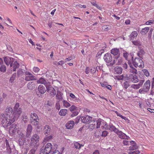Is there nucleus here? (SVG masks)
Masks as SVG:
<instances>
[{"instance_id":"1","label":"nucleus","mask_w":154,"mask_h":154,"mask_svg":"<svg viewBox=\"0 0 154 154\" xmlns=\"http://www.w3.org/2000/svg\"><path fill=\"white\" fill-rule=\"evenodd\" d=\"M12 116V115H5L4 114H2L1 116V119H2V123L5 126L7 127L10 125L15 121L16 117Z\"/></svg>"},{"instance_id":"2","label":"nucleus","mask_w":154,"mask_h":154,"mask_svg":"<svg viewBox=\"0 0 154 154\" xmlns=\"http://www.w3.org/2000/svg\"><path fill=\"white\" fill-rule=\"evenodd\" d=\"M9 131L10 134L12 136L16 134L20 135H22L23 134L21 131V129L15 124H13L10 127Z\"/></svg>"},{"instance_id":"3","label":"nucleus","mask_w":154,"mask_h":154,"mask_svg":"<svg viewBox=\"0 0 154 154\" xmlns=\"http://www.w3.org/2000/svg\"><path fill=\"white\" fill-rule=\"evenodd\" d=\"M19 103H17L14 107L13 115L14 116V117H16L17 118L19 117L22 112V109L20 108H19Z\"/></svg>"},{"instance_id":"4","label":"nucleus","mask_w":154,"mask_h":154,"mask_svg":"<svg viewBox=\"0 0 154 154\" xmlns=\"http://www.w3.org/2000/svg\"><path fill=\"white\" fill-rule=\"evenodd\" d=\"M126 79H128L131 82L135 83L138 82L139 80L136 74L128 73L126 75Z\"/></svg>"},{"instance_id":"5","label":"nucleus","mask_w":154,"mask_h":154,"mask_svg":"<svg viewBox=\"0 0 154 154\" xmlns=\"http://www.w3.org/2000/svg\"><path fill=\"white\" fill-rule=\"evenodd\" d=\"M133 64L135 67L137 66L143 68L144 67V64L142 60L139 58L136 57L133 62Z\"/></svg>"},{"instance_id":"6","label":"nucleus","mask_w":154,"mask_h":154,"mask_svg":"<svg viewBox=\"0 0 154 154\" xmlns=\"http://www.w3.org/2000/svg\"><path fill=\"white\" fill-rule=\"evenodd\" d=\"M30 118L32 119L31 123L32 125H38L39 123V118L35 113L34 112L31 113Z\"/></svg>"},{"instance_id":"7","label":"nucleus","mask_w":154,"mask_h":154,"mask_svg":"<svg viewBox=\"0 0 154 154\" xmlns=\"http://www.w3.org/2000/svg\"><path fill=\"white\" fill-rule=\"evenodd\" d=\"M39 140V137L38 135L35 134H33L31 138V141L30 143V145L32 146H34L38 142Z\"/></svg>"},{"instance_id":"8","label":"nucleus","mask_w":154,"mask_h":154,"mask_svg":"<svg viewBox=\"0 0 154 154\" xmlns=\"http://www.w3.org/2000/svg\"><path fill=\"white\" fill-rule=\"evenodd\" d=\"M52 145L51 143H48L45 146V148L44 149H42V152L43 154H48L51 150L52 148Z\"/></svg>"},{"instance_id":"9","label":"nucleus","mask_w":154,"mask_h":154,"mask_svg":"<svg viewBox=\"0 0 154 154\" xmlns=\"http://www.w3.org/2000/svg\"><path fill=\"white\" fill-rule=\"evenodd\" d=\"M4 60L5 63L7 66L10 64V66H12V64L15 60L14 58L9 57H6L4 58Z\"/></svg>"},{"instance_id":"10","label":"nucleus","mask_w":154,"mask_h":154,"mask_svg":"<svg viewBox=\"0 0 154 154\" xmlns=\"http://www.w3.org/2000/svg\"><path fill=\"white\" fill-rule=\"evenodd\" d=\"M115 60H114L113 63H111L110 65H113L114 63H117V64L118 65H120L122 62V59L119 56V55H118L116 57H115Z\"/></svg>"},{"instance_id":"11","label":"nucleus","mask_w":154,"mask_h":154,"mask_svg":"<svg viewBox=\"0 0 154 154\" xmlns=\"http://www.w3.org/2000/svg\"><path fill=\"white\" fill-rule=\"evenodd\" d=\"M150 81L148 80L146 81L144 84L143 88L142 89L144 90V92H147L149 91L150 88Z\"/></svg>"},{"instance_id":"12","label":"nucleus","mask_w":154,"mask_h":154,"mask_svg":"<svg viewBox=\"0 0 154 154\" xmlns=\"http://www.w3.org/2000/svg\"><path fill=\"white\" fill-rule=\"evenodd\" d=\"M103 58L105 61L107 63L111 62L112 60L111 54L108 53H106L104 55Z\"/></svg>"},{"instance_id":"13","label":"nucleus","mask_w":154,"mask_h":154,"mask_svg":"<svg viewBox=\"0 0 154 154\" xmlns=\"http://www.w3.org/2000/svg\"><path fill=\"white\" fill-rule=\"evenodd\" d=\"M92 117L88 116H86L81 117V121L83 123H85L88 122L91 119Z\"/></svg>"},{"instance_id":"14","label":"nucleus","mask_w":154,"mask_h":154,"mask_svg":"<svg viewBox=\"0 0 154 154\" xmlns=\"http://www.w3.org/2000/svg\"><path fill=\"white\" fill-rule=\"evenodd\" d=\"M38 90L39 92L41 94L45 93L46 91L45 87L42 85H39Z\"/></svg>"},{"instance_id":"15","label":"nucleus","mask_w":154,"mask_h":154,"mask_svg":"<svg viewBox=\"0 0 154 154\" xmlns=\"http://www.w3.org/2000/svg\"><path fill=\"white\" fill-rule=\"evenodd\" d=\"M13 112V109L12 107H7L5 110V113L4 114L5 115H12L13 116V115L12 113Z\"/></svg>"},{"instance_id":"16","label":"nucleus","mask_w":154,"mask_h":154,"mask_svg":"<svg viewBox=\"0 0 154 154\" xmlns=\"http://www.w3.org/2000/svg\"><path fill=\"white\" fill-rule=\"evenodd\" d=\"M75 125L74 122L73 121H70L68 122L66 124V127L67 129H71Z\"/></svg>"},{"instance_id":"17","label":"nucleus","mask_w":154,"mask_h":154,"mask_svg":"<svg viewBox=\"0 0 154 154\" xmlns=\"http://www.w3.org/2000/svg\"><path fill=\"white\" fill-rule=\"evenodd\" d=\"M116 133L119 136V137L122 139H125V138H126L127 137V136L125 134L123 133L122 131H119V130Z\"/></svg>"},{"instance_id":"18","label":"nucleus","mask_w":154,"mask_h":154,"mask_svg":"<svg viewBox=\"0 0 154 154\" xmlns=\"http://www.w3.org/2000/svg\"><path fill=\"white\" fill-rule=\"evenodd\" d=\"M130 143H131L132 145L133 144V145L130 146L129 148L130 150H132L138 148V146L136 145V143H135V142L134 141H130Z\"/></svg>"},{"instance_id":"19","label":"nucleus","mask_w":154,"mask_h":154,"mask_svg":"<svg viewBox=\"0 0 154 154\" xmlns=\"http://www.w3.org/2000/svg\"><path fill=\"white\" fill-rule=\"evenodd\" d=\"M114 70L115 74H120L122 73V69L121 67L116 66L114 68Z\"/></svg>"},{"instance_id":"20","label":"nucleus","mask_w":154,"mask_h":154,"mask_svg":"<svg viewBox=\"0 0 154 154\" xmlns=\"http://www.w3.org/2000/svg\"><path fill=\"white\" fill-rule=\"evenodd\" d=\"M32 129V126L30 125H28L27 129V132H26V136L28 137H29L30 135Z\"/></svg>"},{"instance_id":"21","label":"nucleus","mask_w":154,"mask_h":154,"mask_svg":"<svg viewBox=\"0 0 154 154\" xmlns=\"http://www.w3.org/2000/svg\"><path fill=\"white\" fill-rule=\"evenodd\" d=\"M108 128L110 131H113L116 133L118 130V129L115 126H113L112 124H109Z\"/></svg>"},{"instance_id":"22","label":"nucleus","mask_w":154,"mask_h":154,"mask_svg":"<svg viewBox=\"0 0 154 154\" xmlns=\"http://www.w3.org/2000/svg\"><path fill=\"white\" fill-rule=\"evenodd\" d=\"M119 49L117 48H113L111 50V53L113 54V55L116 56L117 55L118 56V55H119Z\"/></svg>"},{"instance_id":"23","label":"nucleus","mask_w":154,"mask_h":154,"mask_svg":"<svg viewBox=\"0 0 154 154\" xmlns=\"http://www.w3.org/2000/svg\"><path fill=\"white\" fill-rule=\"evenodd\" d=\"M44 130L45 134H46L50 132L51 128L48 125H47L44 127Z\"/></svg>"},{"instance_id":"24","label":"nucleus","mask_w":154,"mask_h":154,"mask_svg":"<svg viewBox=\"0 0 154 154\" xmlns=\"http://www.w3.org/2000/svg\"><path fill=\"white\" fill-rule=\"evenodd\" d=\"M12 66H13V71H15L16 69L19 67V65L16 61L14 60Z\"/></svg>"},{"instance_id":"25","label":"nucleus","mask_w":154,"mask_h":154,"mask_svg":"<svg viewBox=\"0 0 154 154\" xmlns=\"http://www.w3.org/2000/svg\"><path fill=\"white\" fill-rule=\"evenodd\" d=\"M35 76L32 74L31 75H26L25 78V80L27 81L33 80L35 79Z\"/></svg>"},{"instance_id":"26","label":"nucleus","mask_w":154,"mask_h":154,"mask_svg":"<svg viewBox=\"0 0 154 154\" xmlns=\"http://www.w3.org/2000/svg\"><path fill=\"white\" fill-rule=\"evenodd\" d=\"M89 128L91 129H93L95 127V121H90L89 123Z\"/></svg>"},{"instance_id":"27","label":"nucleus","mask_w":154,"mask_h":154,"mask_svg":"<svg viewBox=\"0 0 154 154\" xmlns=\"http://www.w3.org/2000/svg\"><path fill=\"white\" fill-rule=\"evenodd\" d=\"M130 68L129 69V73L133 74H137V70L134 68L132 66H130Z\"/></svg>"},{"instance_id":"28","label":"nucleus","mask_w":154,"mask_h":154,"mask_svg":"<svg viewBox=\"0 0 154 154\" xmlns=\"http://www.w3.org/2000/svg\"><path fill=\"white\" fill-rule=\"evenodd\" d=\"M67 112V110L66 109H61L59 112V115L61 116H65Z\"/></svg>"},{"instance_id":"29","label":"nucleus","mask_w":154,"mask_h":154,"mask_svg":"<svg viewBox=\"0 0 154 154\" xmlns=\"http://www.w3.org/2000/svg\"><path fill=\"white\" fill-rule=\"evenodd\" d=\"M45 86L46 87V91L48 92H49L51 90H53L54 88L50 85L49 84L47 83L45 85Z\"/></svg>"},{"instance_id":"30","label":"nucleus","mask_w":154,"mask_h":154,"mask_svg":"<svg viewBox=\"0 0 154 154\" xmlns=\"http://www.w3.org/2000/svg\"><path fill=\"white\" fill-rule=\"evenodd\" d=\"M137 35V32L136 31H134L132 32L131 35H130V37L131 39H133L135 37H136Z\"/></svg>"},{"instance_id":"31","label":"nucleus","mask_w":154,"mask_h":154,"mask_svg":"<svg viewBox=\"0 0 154 154\" xmlns=\"http://www.w3.org/2000/svg\"><path fill=\"white\" fill-rule=\"evenodd\" d=\"M149 27H145L142 29L140 31V33L142 35H145L149 31Z\"/></svg>"},{"instance_id":"32","label":"nucleus","mask_w":154,"mask_h":154,"mask_svg":"<svg viewBox=\"0 0 154 154\" xmlns=\"http://www.w3.org/2000/svg\"><path fill=\"white\" fill-rule=\"evenodd\" d=\"M62 93L60 91H58L56 95V98L57 99L60 100L62 99Z\"/></svg>"},{"instance_id":"33","label":"nucleus","mask_w":154,"mask_h":154,"mask_svg":"<svg viewBox=\"0 0 154 154\" xmlns=\"http://www.w3.org/2000/svg\"><path fill=\"white\" fill-rule=\"evenodd\" d=\"M35 84L34 82H29L28 84L27 87L30 89H32L34 87Z\"/></svg>"},{"instance_id":"34","label":"nucleus","mask_w":154,"mask_h":154,"mask_svg":"<svg viewBox=\"0 0 154 154\" xmlns=\"http://www.w3.org/2000/svg\"><path fill=\"white\" fill-rule=\"evenodd\" d=\"M37 82L38 84H45L46 82V81L45 79L41 78L37 80Z\"/></svg>"},{"instance_id":"35","label":"nucleus","mask_w":154,"mask_h":154,"mask_svg":"<svg viewBox=\"0 0 154 154\" xmlns=\"http://www.w3.org/2000/svg\"><path fill=\"white\" fill-rule=\"evenodd\" d=\"M63 105L64 107L66 108L69 107L71 106L70 104L65 100H63Z\"/></svg>"},{"instance_id":"36","label":"nucleus","mask_w":154,"mask_h":154,"mask_svg":"<svg viewBox=\"0 0 154 154\" xmlns=\"http://www.w3.org/2000/svg\"><path fill=\"white\" fill-rule=\"evenodd\" d=\"M99 132H100L98 134V136L99 135H101L102 137H106L107 134H108V132L107 131H102L101 133L100 132V131H99Z\"/></svg>"},{"instance_id":"37","label":"nucleus","mask_w":154,"mask_h":154,"mask_svg":"<svg viewBox=\"0 0 154 154\" xmlns=\"http://www.w3.org/2000/svg\"><path fill=\"white\" fill-rule=\"evenodd\" d=\"M49 92L50 93V95L52 97L54 96L56 94V91L54 88L51 90Z\"/></svg>"},{"instance_id":"38","label":"nucleus","mask_w":154,"mask_h":154,"mask_svg":"<svg viewBox=\"0 0 154 154\" xmlns=\"http://www.w3.org/2000/svg\"><path fill=\"white\" fill-rule=\"evenodd\" d=\"M103 120L100 119H99L97 120V128H98L100 127V125H102L101 122Z\"/></svg>"},{"instance_id":"39","label":"nucleus","mask_w":154,"mask_h":154,"mask_svg":"<svg viewBox=\"0 0 154 154\" xmlns=\"http://www.w3.org/2000/svg\"><path fill=\"white\" fill-rule=\"evenodd\" d=\"M77 108L78 107H76L75 105H72L69 108V109L72 112L76 110Z\"/></svg>"},{"instance_id":"40","label":"nucleus","mask_w":154,"mask_h":154,"mask_svg":"<svg viewBox=\"0 0 154 154\" xmlns=\"http://www.w3.org/2000/svg\"><path fill=\"white\" fill-rule=\"evenodd\" d=\"M52 138V136L50 135L48 137H45L44 138V141L46 142L49 141L50 140H51Z\"/></svg>"},{"instance_id":"41","label":"nucleus","mask_w":154,"mask_h":154,"mask_svg":"<svg viewBox=\"0 0 154 154\" xmlns=\"http://www.w3.org/2000/svg\"><path fill=\"white\" fill-rule=\"evenodd\" d=\"M75 147L76 149H79L81 148V144L78 142H75L74 144Z\"/></svg>"},{"instance_id":"42","label":"nucleus","mask_w":154,"mask_h":154,"mask_svg":"<svg viewBox=\"0 0 154 154\" xmlns=\"http://www.w3.org/2000/svg\"><path fill=\"white\" fill-rule=\"evenodd\" d=\"M142 72H143L144 75L147 77L149 75V73L148 70L146 69H143L142 70Z\"/></svg>"},{"instance_id":"43","label":"nucleus","mask_w":154,"mask_h":154,"mask_svg":"<svg viewBox=\"0 0 154 154\" xmlns=\"http://www.w3.org/2000/svg\"><path fill=\"white\" fill-rule=\"evenodd\" d=\"M6 69V67L5 66H2L0 67V71L2 72H5Z\"/></svg>"},{"instance_id":"44","label":"nucleus","mask_w":154,"mask_h":154,"mask_svg":"<svg viewBox=\"0 0 154 154\" xmlns=\"http://www.w3.org/2000/svg\"><path fill=\"white\" fill-rule=\"evenodd\" d=\"M40 70V69L38 67H34L33 68V71L35 73L38 72Z\"/></svg>"},{"instance_id":"45","label":"nucleus","mask_w":154,"mask_h":154,"mask_svg":"<svg viewBox=\"0 0 154 154\" xmlns=\"http://www.w3.org/2000/svg\"><path fill=\"white\" fill-rule=\"evenodd\" d=\"M124 88L127 89L129 86V82L127 81H125L124 83Z\"/></svg>"},{"instance_id":"46","label":"nucleus","mask_w":154,"mask_h":154,"mask_svg":"<svg viewBox=\"0 0 154 154\" xmlns=\"http://www.w3.org/2000/svg\"><path fill=\"white\" fill-rule=\"evenodd\" d=\"M140 153V151L137 150L134 152H129V154H138Z\"/></svg>"},{"instance_id":"47","label":"nucleus","mask_w":154,"mask_h":154,"mask_svg":"<svg viewBox=\"0 0 154 154\" xmlns=\"http://www.w3.org/2000/svg\"><path fill=\"white\" fill-rule=\"evenodd\" d=\"M23 72L21 69H19L17 72V75L18 76H20L22 75L23 74Z\"/></svg>"},{"instance_id":"48","label":"nucleus","mask_w":154,"mask_h":154,"mask_svg":"<svg viewBox=\"0 0 154 154\" xmlns=\"http://www.w3.org/2000/svg\"><path fill=\"white\" fill-rule=\"evenodd\" d=\"M103 52L104 50L103 49H101L99 52H98L97 55L98 54V57H100Z\"/></svg>"},{"instance_id":"49","label":"nucleus","mask_w":154,"mask_h":154,"mask_svg":"<svg viewBox=\"0 0 154 154\" xmlns=\"http://www.w3.org/2000/svg\"><path fill=\"white\" fill-rule=\"evenodd\" d=\"M23 118L22 119L23 121H24L25 122H26L27 121V120L28 119V116H26L25 115L23 116Z\"/></svg>"},{"instance_id":"50","label":"nucleus","mask_w":154,"mask_h":154,"mask_svg":"<svg viewBox=\"0 0 154 154\" xmlns=\"http://www.w3.org/2000/svg\"><path fill=\"white\" fill-rule=\"evenodd\" d=\"M124 77L123 75H122L120 76H119L117 77V79L119 80H124Z\"/></svg>"},{"instance_id":"51","label":"nucleus","mask_w":154,"mask_h":154,"mask_svg":"<svg viewBox=\"0 0 154 154\" xmlns=\"http://www.w3.org/2000/svg\"><path fill=\"white\" fill-rule=\"evenodd\" d=\"M8 154H10L11 153V147L7 148Z\"/></svg>"},{"instance_id":"52","label":"nucleus","mask_w":154,"mask_h":154,"mask_svg":"<svg viewBox=\"0 0 154 154\" xmlns=\"http://www.w3.org/2000/svg\"><path fill=\"white\" fill-rule=\"evenodd\" d=\"M132 87L134 89H138L140 87L137 85H133L132 86Z\"/></svg>"},{"instance_id":"53","label":"nucleus","mask_w":154,"mask_h":154,"mask_svg":"<svg viewBox=\"0 0 154 154\" xmlns=\"http://www.w3.org/2000/svg\"><path fill=\"white\" fill-rule=\"evenodd\" d=\"M35 150L34 149H31L29 152L30 154H35Z\"/></svg>"},{"instance_id":"54","label":"nucleus","mask_w":154,"mask_h":154,"mask_svg":"<svg viewBox=\"0 0 154 154\" xmlns=\"http://www.w3.org/2000/svg\"><path fill=\"white\" fill-rule=\"evenodd\" d=\"M99 18L100 20V22L101 23H103L105 22V19L103 17H101L99 16Z\"/></svg>"},{"instance_id":"55","label":"nucleus","mask_w":154,"mask_h":154,"mask_svg":"<svg viewBox=\"0 0 154 154\" xmlns=\"http://www.w3.org/2000/svg\"><path fill=\"white\" fill-rule=\"evenodd\" d=\"M129 143H130V141H128L127 140H124L123 141V143L126 145H128Z\"/></svg>"},{"instance_id":"56","label":"nucleus","mask_w":154,"mask_h":154,"mask_svg":"<svg viewBox=\"0 0 154 154\" xmlns=\"http://www.w3.org/2000/svg\"><path fill=\"white\" fill-rule=\"evenodd\" d=\"M80 118L81 119V117H79V116H77L76 119H75V123H78V122H79L80 119Z\"/></svg>"},{"instance_id":"57","label":"nucleus","mask_w":154,"mask_h":154,"mask_svg":"<svg viewBox=\"0 0 154 154\" xmlns=\"http://www.w3.org/2000/svg\"><path fill=\"white\" fill-rule=\"evenodd\" d=\"M144 82V80H141L139 81V83L138 84L139 86L140 87L143 84V83Z\"/></svg>"},{"instance_id":"58","label":"nucleus","mask_w":154,"mask_h":154,"mask_svg":"<svg viewBox=\"0 0 154 154\" xmlns=\"http://www.w3.org/2000/svg\"><path fill=\"white\" fill-rule=\"evenodd\" d=\"M133 44L136 45H138L140 44V42L138 41H133Z\"/></svg>"},{"instance_id":"59","label":"nucleus","mask_w":154,"mask_h":154,"mask_svg":"<svg viewBox=\"0 0 154 154\" xmlns=\"http://www.w3.org/2000/svg\"><path fill=\"white\" fill-rule=\"evenodd\" d=\"M122 66L124 69H127L128 68L127 64L126 63H125L123 64Z\"/></svg>"},{"instance_id":"60","label":"nucleus","mask_w":154,"mask_h":154,"mask_svg":"<svg viewBox=\"0 0 154 154\" xmlns=\"http://www.w3.org/2000/svg\"><path fill=\"white\" fill-rule=\"evenodd\" d=\"M64 62L63 61L61 60L57 63L58 65H62L64 63Z\"/></svg>"},{"instance_id":"61","label":"nucleus","mask_w":154,"mask_h":154,"mask_svg":"<svg viewBox=\"0 0 154 154\" xmlns=\"http://www.w3.org/2000/svg\"><path fill=\"white\" fill-rule=\"evenodd\" d=\"M78 6L79 7L81 8H86V6L85 5H82L81 4L79 5H78Z\"/></svg>"},{"instance_id":"62","label":"nucleus","mask_w":154,"mask_h":154,"mask_svg":"<svg viewBox=\"0 0 154 154\" xmlns=\"http://www.w3.org/2000/svg\"><path fill=\"white\" fill-rule=\"evenodd\" d=\"M128 53H123V56L126 59L128 60Z\"/></svg>"},{"instance_id":"63","label":"nucleus","mask_w":154,"mask_h":154,"mask_svg":"<svg viewBox=\"0 0 154 154\" xmlns=\"http://www.w3.org/2000/svg\"><path fill=\"white\" fill-rule=\"evenodd\" d=\"M101 85L103 87H105V88H107V86L108 85L106 84V83H103V84H101Z\"/></svg>"},{"instance_id":"64","label":"nucleus","mask_w":154,"mask_h":154,"mask_svg":"<svg viewBox=\"0 0 154 154\" xmlns=\"http://www.w3.org/2000/svg\"><path fill=\"white\" fill-rule=\"evenodd\" d=\"M53 154H60V152L58 150H55L53 152Z\"/></svg>"}]
</instances>
